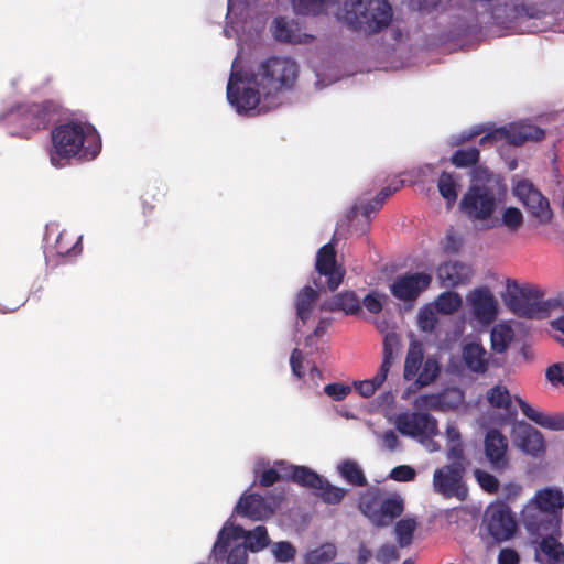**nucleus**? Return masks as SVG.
Masks as SVG:
<instances>
[{
	"label": "nucleus",
	"mask_w": 564,
	"mask_h": 564,
	"mask_svg": "<svg viewBox=\"0 0 564 564\" xmlns=\"http://www.w3.org/2000/svg\"><path fill=\"white\" fill-rule=\"evenodd\" d=\"M297 75L299 65L289 57H269L245 70L239 69L236 58L227 84V99L238 113L265 111L275 106L280 93L293 87Z\"/></svg>",
	"instance_id": "obj_1"
},
{
	"label": "nucleus",
	"mask_w": 564,
	"mask_h": 564,
	"mask_svg": "<svg viewBox=\"0 0 564 564\" xmlns=\"http://www.w3.org/2000/svg\"><path fill=\"white\" fill-rule=\"evenodd\" d=\"M508 185L505 177L484 165L470 172V183L459 200L463 216L481 229H495V216L506 205Z\"/></svg>",
	"instance_id": "obj_2"
},
{
	"label": "nucleus",
	"mask_w": 564,
	"mask_h": 564,
	"mask_svg": "<svg viewBox=\"0 0 564 564\" xmlns=\"http://www.w3.org/2000/svg\"><path fill=\"white\" fill-rule=\"evenodd\" d=\"M337 0H292L301 14H317L327 11ZM335 11L338 20L350 28L367 33L379 32L392 20V9L387 0H338Z\"/></svg>",
	"instance_id": "obj_3"
},
{
	"label": "nucleus",
	"mask_w": 564,
	"mask_h": 564,
	"mask_svg": "<svg viewBox=\"0 0 564 564\" xmlns=\"http://www.w3.org/2000/svg\"><path fill=\"white\" fill-rule=\"evenodd\" d=\"M50 161L55 167H64L76 161L94 160L101 150V138L87 122H67L56 127L51 134Z\"/></svg>",
	"instance_id": "obj_4"
},
{
	"label": "nucleus",
	"mask_w": 564,
	"mask_h": 564,
	"mask_svg": "<svg viewBox=\"0 0 564 564\" xmlns=\"http://www.w3.org/2000/svg\"><path fill=\"white\" fill-rule=\"evenodd\" d=\"M269 544L270 538L265 527L258 525L246 531L229 518L218 532L210 556L216 561H226L227 564H246L248 550L259 552Z\"/></svg>",
	"instance_id": "obj_5"
},
{
	"label": "nucleus",
	"mask_w": 564,
	"mask_h": 564,
	"mask_svg": "<svg viewBox=\"0 0 564 564\" xmlns=\"http://www.w3.org/2000/svg\"><path fill=\"white\" fill-rule=\"evenodd\" d=\"M564 508V492L560 488L545 487L538 490L524 505L521 521L531 533L541 534L557 529Z\"/></svg>",
	"instance_id": "obj_6"
},
{
	"label": "nucleus",
	"mask_w": 564,
	"mask_h": 564,
	"mask_svg": "<svg viewBox=\"0 0 564 564\" xmlns=\"http://www.w3.org/2000/svg\"><path fill=\"white\" fill-rule=\"evenodd\" d=\"M359 509L376 527H388L404 510V501L397 494L382 495L371 488L360 498Z\"/></svg>",
	"instance_id": "obj_7"
},
{
	"label": "nucleus",
	"mask_w": 564,
	"mask_h": 564,
	"mask_svg": "<svg viewBox=\"0 0 564 564\" xmlns=\"http://www.w3.org/2000/svg\"><path fill=\"white\" fill-rule=\"evenodd\" d=\"M502 299L505 304L518 316L542 317L546 311L542 293L528 284L521 285L514 281H508Z\"/></svg>",
	"instance_id": "obj_8"
},
{
	"label": "nucleus",
	"mask_w": 564,
	"mask_h": 564,
	"mask_svg": "<svg viewBox=\"0 0 564 564\" xmlns=\"http://www.w3.org/2000/svg\"><path fill=\"white\" fill-rule=\"evenodd\" d=\"M440 371V365L434 357H424L422 344L411 341L404 360L403 378L408 381L414 380V386L420 389L434 382Z\"/></svg>",
	"instance_id": "obj_9"
},
{
	"label": "nucleus",
	"mask_w": 564,
	"mask_h": 564,
	"mask_svg": "<svg viewBox=\"0 0 564 564\" xmlns=\"http://www.w3.org/2000/svg\"><path fill=\"white\" fill-rule=\"evenodd\" d=\"M544 135L543 129L528 121H520L489 131L479 139V143L486 144L501 141L513 145H521L527 141H540Z\"/></svg>",
	"instance_id": "obj_10"
},
{
	"label": "nucleus",
	"mask_w": 564,
	"mask_h": 564,
	"mask_svg": "<svg viewBox=\"0 0 564 564\" xmlns=\"http://www.w3.org/2000/svg\"><path fill=\"white\" fill-rule=\"evenodd\" d=\"M399 350V337L395 333H388L383 341V359L377 375L364 381H355L354 386L364 398L372 397L383 384L388 373L397 358Z\"/></svg>",
	"instance_id": "obj_11"
},
{
	"label": "nucleus",
	"mask_w": 564,
	"mask_h": 564,
	"mask_svg": "<svg viewBox=\"0 0 564 564\" xmlns=\"http://www.w3.org/2000/svg\"><path fill=\"white\" fill-rule=\"evenodd\" d=\"M254 474L259 478L261 486H271L275 481L290 479L300 485L302 477L308 476L312 478V474L308 473V468L305 466H296L289 464L284 460H276L272 465L259 459L254 464Z\"/></svg>",
	"instance_id": "obj_12"
},
{
	"label": "nucleus",
	"mask_w": 564,
	"mask_h": 564,
	"mask_svg": "<svg viewBox=\"0 0 564 564\" xmlns=\"http://www.w3.org/2000/svg\"><path fill=\"white\" fill-rule=\"evenodd\" d=\"M463 471L462 463H453L435 469L433 474L434 491L444 497H456L463 500L467 495L463 484Z\"/></svg>",
	"instance_id": "obj_13"
},
{
	"label": "nucleus",
	"mask_w": 564,
	"mask_h": 564,
	"mask_svg": "<svg viewBox=\"0 0 564 564\" xmlns=\"http://www.w3.org/2000/svg\"><path fill=\"white\" fill-rule=\"evenodd\" d=\"M513 194L527 207L529 213L541 224L552 217L549 200L527 180H519L513 185Z\"/></svg>",
	"instance_id": "obj_14"
},
{
	"label": "nucleus",
	"mask_w": 564,
	"mask_h": 564,
	"mask_svg": "<svg viewBox=\"0 0 564 564\" xmlns=\"http://www.w3.org/2000/svg\"><path fill=\"white\" fill-rule=\"evenodd\" d=\"M279 506L275 497L264 498L260 495L246 491L235 507V513L253 521H263L271 518Z\"/></svg>",
	"instance_id": "obj_15"
},
{
	"label": "nucleus",
	"mask_w": 564,
	"mask_h": 564,
	"mask_svg": "<svg viewBox=\"0 0 564 564\" xmlns=\"http://www.w3.org/2000/svg\"><path fill=\"white\" fill-rule=\"evenodd\" d=\"M394 425L404 436L419 438L424 435H438L437 421L425 412H404L395 416Z\"/></svg>",
	"instance_id": "obj_16"
},
{
	"label": "nucleus",
	"mask_w": 564,
	"mask_h": 564,
	"mask_svg": "<svg viewBox=\"0 0 564 564\" xmlns=\"http://www.w3.org/2000/svg\"><path fill=\"white\" fill-rule=\"evenodd\" d=\"M487 529L496 541H508L517 531V522L511 510L505 505L490 506L485 516Z\"/></svg>",
	"instance_id": "obj_17"
},
{
	"label": "nucleus",
	"mask_w": 564,
	"mask_h": 564,
	"mask_svg": "<svg viewBox=\"0 0 564 564\" xmlns=\"http://www.w3.org/2000/svg\"><path fill=\"white\" fill-rule=\"evenodd\" d=\"M466 301L470 307V313L481 325L492 323L499 311V303L494 293L488 288H478L471 290Z\"/></svg>",
	"instance_id": "obj_18"
},
{
	"label": "nucleus",
	"mask_w": 564,
	"mask_h": 564,
	"mask_svg": "<svg viewBox=\"0 0 564 564\" xmlns=\"http://www.w3.org/2000/svg\"><path fill=\"white\" fill-rule=\"evenodd\" d=\"M82 236H77L66 228H63L59 223H50L46 228V241L48 248L55 252L56 256L67 257L77 256L80 253Z\"/></svg>",
	"instance_id": "obj_19"
},
{
	"label": "nucleus",
	"mask_w": 564,
	"mask_h": 564,
	"mask_svg": "<svg viewBox=\"0 0 564 564\" xmlns=\"http://www.w3.org/2000/svg\"><path fill=\"white\" fill-rule=\"evenodd\" d=\"M511 437L514 446L531 456H539L545 451L542 433L524 421L512 424Z\"/></svg>",
	"instance_id": "obj_20"
},
{
	"label": "nucleus",
	"mask_w": 564,
	"mask_h": 564,
	"mask_svg": "<svg viewBox=\"0 0 564 564\" xmlns=\"http://www.w3.org/2000/svg\"><path fill=\"white\" fill-rule=\"evenodd\" d=\"M431 275L416 272L398 278L390 286L391 293L400 300L416 297L431 283Z\"/></svg>",
	"instance_id": "obj_21"
},
{
	"label": "nucleus",
	"mask_w": 564,
	"mask_h": 564,
	"mask_svg": "<svg viewBox=\"0 0 564 564\" xmlns=\"http://www.w3.org/2000/svg\"><path fill=\"white\" fill-rule=\"evenodd\" d=\"M316 270L321 275L327 276L330 290L339 286L344 278V270L336 263V253L332 245L323 246L316 256Z\"/></svg>",
	"instance_id": "obj_22"
},
{
	"label": "nucleus",
	"mask_w": 564,
	"mask_h": 564,
	"mask_svg": "<svg viewBox=\"0 0 564 564\" xmlns=\"http://www.w3.org/2000/svg\"><path fill=\"white\" fill-rule=\"evenodd\" d=\"M273 37L279 42L291 44H308L313 36L303 32L299 23L293 19L283 17L275 18L271 24Z\"/></svg>",
	"instance_id": "obj_23"
},
{
	"label": "nucleus",
	"mask_w": 564,
	"mask_h": 564,
	"mask_svg": "<svg viewBox=\"0 0 564 564\" xmlns=\"http://www.w3.org/2000/svg\"><path fill=\"white\" fill-rule=\"evenodd\" d=\"M508 441L498 430L490 429L485 437V454L495 469H505L508 466Z\"/></svg>",
	"instance_id": "obj_24"
},
{
	"label": "nucleus",
	"mask_w": 564,
	"mask_h": 564,
	"mask_svg": "<svg viewBox=\"0 0 564 564\" xmlns=\"http://www.w3.org/2000/svg\"><path fill=\"white\" fill-rule=\"evenodd\" d=\"M516 397H512L508 388L500 382L489 388L486 392V401L489 406L502 412L500 416L502 423L517 415Z\"/></svg>",
	"instance_id": "obj_25"
},
{
	"label": "nucleus",
	"mask_w": 564,
	"mask_h": 564,
	"mask_svg": "<svg viewBox=\"0 0 564 564\" xmlns=\"http://www.w3.org/2000/svg\"><path fill=\"white\" fill-rule=\"evenodd\" d=\"M311 477H302L300 485L315 490V495L318 496L324 502L336 505L339 503L346 495V490L332 485L328 480L316 474L314 470L308 468Z\"/></svg>",
	"instance_id": "obj_26"
},
{
	"label": "nucleus",
	"mask_w": 564,
	"mask_h": 564,
	"mask_svg": "<svg viewBox=\"0 0 564 564\" xmlns=\"http://www.w3.org/2000/svg\"><path fill=\"white\" fill-rule=\"evenodd\" d=\"M473 276L471 268L459 261H449L438 267L437 278L445 288L466 284Z\"/></svg>",
	"instance_id": "obj_27"
},
{
	"label": "nucleus",
	"mask_w": 564,
	"mask_h": 564,
	"mask_svg": "<svg viewBox=\"0 0 564 564\" xmlns=\"http://www.w3.org/2000/svg\"><path fill=\"white\" fill-rule=\"evenodd\" d=\"M17 119L24 129L23 134L43 129L50 121V113L45 105H28L19 108Z\"/></svg>",
	"instance_id": "obj_28"
},
{
	"label": "nucleus",
	"mask_w": 564,
	"mask_h": 564,
	"mask_svg": "<svg viewBox=\"0 0 564 564\" xmlns=\"http://www.w3.org/2000/svg\"><path fill=\"white\" fill-rule=\"evenodd\" d=\"M516 401L523 413L529 420L533 421L543 429L551 431L564 430V413H543L531 406L527 401L520 397H516Z\"/></svg>",
	"instance_id": "obj_29"
},
{
	"label": "nucleus",
	"mask_w": 564,
	"mask_h": 564,
	"mask_svg": "<svg viewBox=\"0 0 564 564\" xmlns=\"http://www.w3.org/2000/svg\"><path fill=\"white\" fill-rule=\"evenodd\" d=\"M317 292L311 288H303L295 297L296 307V332H301V327L314 321V313L316 308Z\"/></svg>",
	"instance_id": "obj_30"
},
{
	"label": "nucleus",
	"mask_w": 564,
	"mask_h": 564,
	"mask_svg": "<svg viewBox=\"0 0 564 564\" xmlns=\"http://www.w3.org/2000/svg\"><path fill=\"white\" fill-rule=\"evenodd\" d=\"M252 0H228L227 25L224 34L231 37L239 33L240 23L249 17Z\"/></svg>",
	"instance_id": "obj_31"
},
{
	"label": "nucleus",
	"mask_w": 564,
	"mask_h": 564,
	"mask_svg": "<svg viewBox=\"0 0 564 564\" xmlns=\"http://www.w3.org/2000/svg\"><path fill=\"white\" fill-rule=\"evenodd\" d=\"M535 560L540 564H564V547L554 536H545L535 550Z\"/></svg>",
	"instance_id": "obj_32"
},
{
	"label": "nucleus",
	"mask_w": 564,
	"mask_h": 564,
	"mask_svg": "<svg viewBox=\"0 0 564 564\" xmlns=\"http://www.w3.org/2000/svg\"><path fill=\"white\" fill-rule=\"evenodd\" d=\"M463 360L468 370L484 373L488 368L489 357L480 344L469 343L463 348Z\"/></svg>",
	"instance_id": "obj_33"
},
{
	"label": "nucleus",
	"mask_w": 564,
	"mask_h": 564,
	"mask_svg": "<svg viewBox=\"0 0 564 564\" xmlns=\"http://www.w3.org/2000/svg\"><path fill=\"white\" fill-rule=\"evenodd\" d=\"M524 221L522 212L514 207L508 206L500 209L499 215L495 216V228L505 227L509 231H518Z\"/></svg>",
	"instance_id": "obj_34"
},
{
	"label": "nucleus",
	"mask_w": 564,
	"mask_h": 564,
	"mask_svg": "<svg viewBox=\"0 0 564 564\" xmlns=\"http://www.w3.org/2000/svg\"><path fill=\"white\" fill-rule=\"evenodd\" d=\"M458 176L444 172L437 182L438 192L449 208L455 205L458 197Z\"/></svg>",
	"instance_id": "obj_35"
},
{
	"label": "nucleus",
	"mask_w": 564,
	"mask_h": 564,
	"mask_svg": "<svg viewBox=\"0 0 564 564\" xmlns=\"http://www.w3.org/2000/svg\"><path fill=\"white\" fill-rule=\"evenodd\" d=\"M338 474L354 486H364L367 484L366 477L360 465L352 459H345L337 465Z\"/></svg>",
	"instance_id": "obj_36"
},
{
	"label": "nucleus",
	"mask_w": 564,
	"mask_h": 564,
	"mask_svg": "<svg viewBox=\"0 0 564 564\" xmlns=\"http://www.w3.org/2000/svg\"><path fill=\"white\" fill-rule=\"evenodd\" d=\"M513 339V330L507 323H499L495 325L491 330V346L497 352H502L507 349Z\"/></svg>",
	"instance_id": "obj_37"
},
{
	"label": "nucleus",
	"mask_w": 564,
	"mask_h": 564,
	"mask_svg": "<svg viewBox=\"0 0 564 564\" xmlns=\"http://www.w3.org/2000/svg\"><path fill=\"white\" fill-rule=\"evenodd\" d=\"M327 308L330 311L340 310L346 314H355L360 310V303L354 292H344L338 294L334 301H332Z\"/></svg>",
	"instance_id": "obj_38"
},
{
	"label": "nucleus",
	"mask_w": 564,
	"mask_h": 564,
	"mask_svg": "<svg viewBox=\"0 0 564 564\" xmlns=\"http://www.w3.org/2000/svg\"><path fill=\"white\" fill-rule=\"evenodd\" d=\"M417 523L414 518H403L395 523L394 533L401 547L409 546L412 543L413 533Z\"/></svg>",
	"instance_id": "obj_39"
},
{
	"label": "nucleus",
	"mask_w": 564,
	"mask_h": 564,
	"mask_svg": "<svg viewBox=\"0 0 564 564\" xmlns=\"http://www.w3.org/2000/svg\"><path fill=\"white\" fill-rule=\"evenodd\" d=\"M437 312L448 315L453 314L462 306V297L458 293L447 291L438 295L433 303Z\"/></svg>",
	"instance_id": "obj_40"
},
{
	"label": "nucleus",
	"mask_w": 564,
	"mask_h": 564,
	"mask_svg": "<svg viewBox=\"0 0 564 564\" xmlns=\"http://www.w3.org/2000/svg\"><path fill=\"white\" fill-rule=\"evenodd\" d=\"M336 553L334 544L325 543L307 553L305 564H326L336 556Z\"/></svg>",
	"instance_id": "obj_41"
},
{
	"label": "nucleus",
	"mask_w": 564,
	"mask_h": 564,
	"mask_svg": "<svg viewBox=\"0 0 564 564\" xmlns=\"http://www.w3.org/2000/svg\"><path fill=\"white\" fill-rule=\"evenodd\" d=\"M271 554L279 563L292 562L296 556V549L288 541L275 542L271 545Z\"/></svg>",
	"instance_id": "obj_42"
},
{
	"label": "nucleus",
	"mask_w": 564,
	"mask_h": 564,
	"mask_svg": "<svg viewBox=\"0 0 564 564\" xmlns=\"http://www.w3.org/2000/svg\"><path fill=\"white\" fill-rule=\"evenodd\" d=\"M538 8H541L544 10L543 15L540 18H535V20H540L545 17H552L555 21H562L564 20V0H550L546 3H534ZM534 21V19H531L528 24H531L530 22ZM535 25V23H532Z\"/></svg>",
	"instance_id": "obj_43"
},
{
	"label": "nucleus",
	"mask_w": 564,
	"mask_h": 564,
	"mask_svg": "<svg viewBox=\"0 0 564 564\" xmlns=\"http://www.w3.org/2000/svg\"><path fill=\"white\" fill-rule=\"evenodd\" d=\"M479 151L476 148L457 150L451 161L456 167H468L478 162Z\"/></svg>",
	"instance_id": "obj_44"
},
{
	"label": "nucleus",
	"mask_w": 564,
	"mask_h": 564,
	"mask_svg": "<svg viewBox=\"0 0 564 564\" xmlns=\"http://www.w3.org/2000/svg\"><path fill=\"white\" fill-rule=\"evenodd\" d=\"M438 394L442 411L454 410L463 404L464 395L459 389H446Z\"/></svg>",
	"instance_id": "obj_45"
},
{
	"label": "nucleus",
	"mask_w": 564,
	"mask_h": 564,
	"mask_svg": "<svg viewBox=\"0 0 564 564\" xmlns=\"http://www.w3.org/2000/svg\"><path fill=\"white\" fill-rule=\"evenodd\" d=\"M402 182H398L395 183L394 185H389L387 187H384L380 194L377 196V198L375 199L373 203H369L368 205L366 206H357L356 208L361 210V213L365 215V216H368L371 212H375L377 210L383 203V200L391 196L393 193H395L400 186H401Z\"/></svg>",
	"instance_id": "obj_46"
},
{
	"label": "nucleus",
	"mask_w": 564,
	"mask_h": 564,
	"mask_svg": "<svg viewBox=\"0 0 564 564\" xmlns=\"http://www.w3.org/2000/svg\"><path fill=\"white\" fill-rule=\"evenodd\" d=\"M437 310L433 304H429L421 308L417 315L419 327L424 332H430L434 328L437 317Z\"/></svg>",
	"instance_id": "obj_47"
},
{
	"label": "nucleus",
	"mask_w": 564,
	"mask_h": 564,
	"mask_svg": "<svg viewBox=\"0 0 564 564\" xmlns=\"http://www.w3.org/2000/svg\"><path fill=\"white\" fill-rule=\"evenodd\" d=\"M440 400L438 393L422 394L415 399L413 405L420 412L429 410L442 411Z\"/></svg>",
	"instance_id": "obj_48"
},
{
	"label": "nucleus",
	"mask_w": 564,
	"mask_h": 564,
	"mask_svg": "<svg viewBox=\"0 0 564 564\" xmlns=\"http://www.w3.org/2000/svg\"><path fill=\"white\" fill-rule=\"evenodd\" d=\"M474 474L477 482L484 490L488 492L497 491L499 482L494 475L480 469H476Z\"/></svg>",
	"instance_id": "obj_49"
},
{
	"label": "nucleus",
	"mask_w": 564,
	"mask_h": 564,
	"mask_svg": "<svg viewBox=\"0 0 564 564\" xmlns=\"http://www.w3.org/2000/svg\"><path fill=\"white\" fill-rule=\"evenodd\" d=\"M399 558V552L392 544H383L376 552V560L380 564H389Z\"/></svg>",
	"instance_id": "obj_50"
},
{
	"label": "nucleus",
	"mask_w": 564,
	"mask_h": 564,
	"mask_svg": "<svg viewBox=\"0 0 564 564\" xmlns=\"http://www.w3.org/2000/svg\"><path fill=\"white\" fill-rule=\"evenodd\" d=\"M546 379L553 384L564 386V364H554L546 369Z\"/></svg>",
	"instance_id": "obj_51"
},
{
	"label": "nucleus",
	"mask_w": 564,
	"mask_h": 564,
	"mask_svg": "<svg viewBox=\"0 0 564 564\" xmlns=\"http://www.w3.org/2000/svg\"><path fill=\"white\" fill-rule=\"evenodd\" d=\"M415 477V470L408 465L394 467L390 471V478L395 481H409Z\"/></svg>",
	"instance_id": "obj_52"
},
{
	"label": "nucleus",
	"mask_w": 564,
	"mask_h": 564,
	"mask_svg": "<svg viewBox=\"0 0 564 564\" xmlns=\"http://www.w3.org/2000/svg\"><path fill=\"white\" fill-rule=\"evenodd\" d=\"M325 393L334 400H343L349 392L350 388L341 383L328 384L324 388Z\"/></svg>",
	"instance_id": "obj_53"
},
{
	"label": "nucleus",
	"mask_w": 564,
	"mask_h": 564,
	"mask_svg": "<svg viewBox=\"0 0 564 564\" xmlns=\"http://www.w3.org/2000/svg\"><path fill=\"white\" fill-rule=\"evenodd\" d=\"M364 305L370 313H379L382 308L381 296L377 293H371L365 296Z\"/></svg>",
	"instance_id": "obj_54"
},
{
	"label": "nucleus",
	"mask_w": 564,
	"mask_h": 564,
	"mask_svg": "<svg viewBox=\"0 0 564 564\" xmlns=\"http://www.w3.org/2000/svg\"><path fill=\"white\" fill-rule=\"evenodd\" d=\"M519 555L514 550L502 549L498 555L499 564H518Z\"/></svg>",
	"instance_id": "obj_55"
},
{
	"label": "nucleus",
	"mask_w": 564,
	"mask_h": 564,
	"mask_svg": "<svg viewBox=\"0 0 564 564\" xmlns=\"http://www.w3.org/2000/svg\"><path fill=\"white\" fill-rule=\"evenodd\" d=\"M302 359H303L302 352L299 349H294L291 355L290 364H291L293 373L299 378H301L303 376Z\"/></svg>",
	"instance_id": "obj_56"
},
{
	"label": "nucleus",
	"mask_w": 564,
	"mask_h": 564,
	"mask_svg": "<svg viewBox=\"0 0 564 564\" xmlns=\"http://www.w3.org/2000/svg\"><path fill=\"white\" fill-rule=\"evenodd\" d=\"M383 446L389 451H393L399 446V438L394 431L389 430L384 432L381 436Z\"/></svg>",
	"instance_id": "obj_57"
},
{
	"label": "nucleus",
	"mask_w": 564,
	"mask_h": 564,
	"mask_svg": "<svg viewBox=\"0 0 564 564\" xmlns=\"http://www.w3.org/2000/svg\"><path fill=\"white\" fill-rule=\"evenodd\" d=\"M447 457L449 459L456 460L455 463H460V460L464 458L463 445L460 442L448 444Z\"/></svg>",
	"instance_id": "obj_58"
},
{
	"label": "nucleus",
	"mask_w": 564,
	"mask_h": 564,
	"mask_svg": "<svg viewBox=\"0 0 564 564\" xmlns=\"http://www.w3.org/2000/svg\"><path fill=\"white\" fill-rule=\"evenodd\" d=\"M435 435H424L419 437V442L425 447V449L430 453L437 452L441 449V445L433 440Z\"/></svg>",
	"instance_id": "obj_59"
},
{
	"label": "nucleus",
	"mask_w": 564,
	"mask_h": 564,
	"mask_svg": "<svg viewBox=\"0 0 564 564\" xmlns=\"http://www.w3.org/2000/svg\"><path fill=\"white\" fill-rule=\"evenodd\" d=\"M446 437L449 443H459L460 442V433L457 427L453 424H448L446 427Z\"/></svg>",
	"instance_id": "obj_60"
},
{
	"label": "nucleus",
	"mask_w": 564,
	"mask_h": 564,
	"mask_svg": "<svg viewBox=\"0 0 564 564\" xmlns=\"http://www.w3.org/2000/svg\"><path fill=\"white\" fill-rule=\"evenodd\" d=\"M505 492H506V496L508 499H511V498H516L518 496H520L521 491H522V487L518 484H508L505 486L503 488Z\"/></svg>",
	"instance_id": "obj_61"
},
{
	"label": "nucleus",
	"mask_w": 564,
	"mask_h": 564,
	"mask_svg": "<svg viewBox=\"0 0 564 564\" xmlns=\"http://www.w3.org/2000/svg\"><path fill=\"white\" fill-rule=\"evenodd\" d=\"M371 556V551L361 545L358 550L357 561L359 564H366Z\"/></svg>",
	"instance_id": "obj_62"
},
{
	"label": "nucleus",
	"mask_w": 564,
	"mask_h": 564,
	"mask_svg": "<svg viewBox=\"0 0 564 564\" xmlns=\"http://www.w3.org/2000/svg\"><path fill=\"white\" fill-rule=\"evenodd\" d=\"M329 322L325 318H319L317 326L313 330V335L318 337L325 334Z\"/></svg>",
	"instance_id": "obj_63"
},
{
	"label": "nucleus",
	"mask_w": 564,
	"mask_h": 564,
	"mask_svg": "<svg viewBox=\"0 0 564 564\" xmlns=\"http://www.w3.org/2000/svg\"><path fill=\"white\" fill-rule=\"evenodd\" d=\"M394 401V395L391 392H384L378 397V402L381 405L390 406Z\"/></svg>",
	"instance_id": "obj_64"
}]
</instances>
